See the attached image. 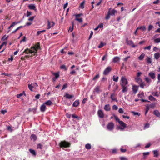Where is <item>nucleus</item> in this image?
<instances>
[{
    "label": "nucleus",
    "mask_w": 160,
    "mask_h": 160,
    "mask_svg": "<svg viewBox=\"0 0 160 160\" xmlns=\"http://www.w3.org/2000/svg\"><path fill=\"white\" fill-rule=\"evenodd\" d=\"M138 87L136 85H133L132 87V90L134 94L137 93L138 90Z\"/></svg>",
    "instance_id": "nucleus-11"
},
{
    "label": "nucleus",
    "mask_w": 160,
    "mask_h": 160,
    "mask_svg": "<svg viewBox=\"0 0 160 160\" xmlns=\"http://www.w3.org/2000/svg\"><path fill=\"white\" fill-rule=\"evenodd\" d=\"M122 90V92L123 93L126 92L128 90V86H121Z\"/></svg>",
    "instance_id": "nucleus-12"
},
{
    "label": "nucleus",
    "mask_w": 160,
    "mask_h": 160,
    "mask_svg": "<svg viewBox=\"0 0 160 160\" xmlns=\"http://www.w3.org/2000/svg\"><path fill=\"white\" fill-rule=\"evenodd\" d=\"M120 58L118 57H115L113 58V62H116L119 61Z\"/></svg>",
    "instance_id": "nucleus-25"
},
{
    "label": "nucleus",
    "mask_w": 160,
    "mask_h": 160,
    "mask_svg": "<svg viewBox=\"0 0 160 160\" xmlns=\"http://www.w3.org/2000/svg\"><path fill=\"white\" fill-rule=\"evenodd\" d=\"M154 57L155 59L158 60L160 57V54L158 52H156L154 54Z\"/></svg>",
    "instance_id": "nucleus-19"
},
{
    "label": "nucleus",
    "mask_w": 160,
    "mask_h": 160,
    "mask_svg": "<svg viewBox=\"0 0 160 160\" xmlns=\"http://www.w3.org/2000/svg\"><path fill=\"white\" fill-rule=\"evenodd\" d=\"M100 86L97 85L94 88L93 92H96L98 93L100 92H101L102 90L100 89Z\"/></svg>",
    "instance_id": "nucleus-8"
},
{
    "label": "nucleus",
    "mask_w": 160,
    "mask_h": 160,
    "mask_svg": "<svg viewBox=\"0 0 160 160\" xmlns=\"http://www.w3.org/2000/svg\"><path fill=\"white\" fill-rule=\"evenodd\" d=\"M68 86V84L67 83H66L65 84H64V85H63L62 86V90H63V89H65L66 88H67Z\"/></svg>",
    "instance_id": "nucleus-56"
},
{
    "label": "nucleus",
    "mask_w": 160,
    "mask_h": 160,
    "mask_svg": "<svg viewBox=\"0 0 160 160\" xmlns=\"http://www.w3.org/2000/svg\"><path fill=\"white\" fill-rule=\"evenodd\" d=\"M118 112L120 113H123L124 112V111L122 108H120L118 110Z\"/></svg>",
    "instance_id": "nucleus-54"
},
{
    "label": "nucleus",
    "mask_w": 160,
    "mask_h": 160,
    "mask_svg": "<svg viewBox=\"0 0 160 160\" xmlns=\"http://www.w3.org/2000/svg\"><path fill=\"white\" fill-rule=\"evenodd\" d=\"M29 9L32 10H33L35 11L37 10L36 7L34 4H30L28 6Z\"/></svg>",
    "instance_id": "nucleus-13"
},
{
    "label": "nucleus",
    "mask_w": 160,
    "mask_h": 160,
    "mask_svg": "<svg viewBox=\"0 0 160 160\" xmlns=\"http://www.w3.org/2000/svg\"><path fill=\"white\" fill-rule=\"evenodd\" d=\"M30 138L31 140H33L34 141H35L37 140V137L36 135L34 134H32L31 135Z\"/></svg>",
    "instance_id": "nucleus-16"
},
{
    "label": "nucleus",
    "mask_w": 160,
    "mask_h": 160,
    "mask_svg": "<svg viewBox=\"0 0 160 160\" xmlns=\"http://www.w3.org/2000/svg\"><path fill=\"white\" fill-rule=\"evenodd\" d=\"M31 49H29L27 48L24 50V52L27 54H31L32 55H35L37 51L40 49V44L38 43L33 47H32Z\"/></svg>",
    "instance_id": "nucleus-1"
},
{
    "label": "nucleus",
    "mask_w": 160,
    "mask_h": 160,
    "mask_svg": "<svg viewBox=\"0 0 160 160\" xmlns=\"http://www.w3.org/2000/svg\"><path fill=\"white\" fill-rule=\"evenodd\" d=\"M48 23V29H49L52 27H53L55 25V23L53 22H50L49 20L47 21Z\"/></svg>",
    "instance_id": "nucleus-7"
},
{
    "label": "nucleus",
    "mask_w": 160,
    "mask_h": 160,
    "mask_svg": "<svg viewBox=\"0 0 160 160\" xmlns=\"http://www.w3.org/2000/svg\"><path fill=\"white\" fill-rule=\"evenodd\" d=\"M145 79L147 82L150 83L151 82V80L148 77L145 78Z\"/></svg>",
    "instance_id": "nucleus-44"
},
{
    "label": "nucleus",
    "mask_w": 160,
    "mask_h": 160,
    "mask_svg": "<svg viewBox=\"0 0 160 160\" xmlns=\"http://www.w3.org/2000/svg\"><path fill=\"white\" fill-rule=\"evenodd\" d=\"M28 88L30 91H33L32 88H33V86H32L31 84H28Z\"/></svg>",
    "instance_id": "nucleus-49"
},
{
    "label": "nucleus",
    "mask_w": 160,
    "mask_h": 160,
    "mask_svg": "<svg viewBox=\"0 0 160 160\" xmlns=\"http://www.w3.org/2000/svg\"><path fill=\"white\" fill-rule=\"evenodd\" d=\"M98 116L101 118H103L104 116V114L103 111L101 110H99L98 112Z\"/></svg>",
    "instance_id": "nucleus-10"
},
{
    "label": "nucleus",
    "mask_w": 160,
    "mask_h": 160,
    "mask_svg": "<svg viewBox=\"0 0 160 160\" xmlns=\"http://www.w3.org/2000/svg\"><path fill=\"white\" fill-rule=\"evenodd\" d=\"M85 148L88 149H90L91 148V145L90 144L88 143L85 145Z\"/></svg>",
    "instance_id": "nucleus-35"
},
{
    "label": "nucleus",
    "mask_w": 160,
    "mask_h": 160,
    "mask_svg": "<svg viewBox=\"0 0 160 160\" xmlns=\"http://www.w3.org/2000/svg\"><path fill=\"white\" fill-rule=\"evenodd\" d=\"M93 31H91L90 32V33L89 36V38H88V39L89 40H90L91 38L92 37V36L93 35Z\"/></svg>",
    "instance_id": "nucleus-57"
},
{
    "label": "nucleus",
    "mask_w": 160,
    "mask_h": 160,
    "mask_svg": "<svg viewBox=\"0 0 160 160\" xmlns=\"http://www.w3.org/2000/svg\"><path fill=\"white\" fill-rule=\"evenodd\" d=\"M153 28V27L152 25H149L148 27V31H150L151 30H152Z\"/></svg>",
    "instance_id": "nucleus-46"
},
{
    "label": "nucleus",
    "mask_w": 160,
    "mask_h": 160,
    "mask_svg": "<svg viewBox=\"0 0 160 160\" xmlns=\"http://www.w3.org/2000/svg\"><path fill=\"white\" fill-rule=\"evenodd\" d=\"M79 100H76L73 102L72 104V106L74 107H77L79 105Z\"/></svg>",
    "instance_id": "nucleus-17"
},
{
    "label": "nucleus",
    "mask_w": 160,
    "mask_h": 160,
    "mask_svg": "<svg viewBox=\"0 0 160 160\" xmlns=\"http://www.w3.org/2000/svg\"><path fill=\"white\" fill-rule=\"evenodd\" d=\"M46 109V107L45 104L43 103L40 107V110L41 112H44Z\"/></svg>",
    "instance_id": "nucleus-18"
},
{
    "label": "nucleus",
    "mask_w": 160,
    "mask_h": 160,
    "mask_svg": "<svg viewBox=\"0 0 160 160\" xmlns=\"http://www.w3.org/2000/svg\"><path fill=\"white\" fill-rule=\"evenodd\" d=\"M112 68L110 66H108L106 68L103 72V74L104 75H107L111 71Z\"/></svg>",
    "instance_id": "nucleus-5"
},
{
    "label": "nucleus",
    "mask_w": 160,
    "mask_h": 160,
    "mask_svg": "<svg viewBox=\"0 0 160 160\" xmlns=\"http://www.w3.org/2000/svg\"><path fill=\"white\" fill-rule=\"evenodd\" d=\"M128 82L127 79L125 77L122 76L121 78L120 84L121 86H127Z\"/></svg>",
    "instance_id": "nucleus-2"
},
{
    "label": "nucleus",
    "mask_w": 160,
    "mask_h": 160,
    "mask_svg": "<svg viewBox=\"0 0 160 160\" xmlns=\"http://www.w3.org/2000/svg\"><path fill=\"white\" fill-rule=\"evenodd\" d=\"M154 42L158 43L160 42V38H157L154 40Z\"/></svg>",
    "instance_id": "nucleus-50"
},
{
    "label": "nucleus",
    "mask_w": 160,
    "mask_h": 160,
    "mask_svg": "<svg viewBox=\"0 0 160 160\" xmlns=\"http://www.w3.org/2000/svg\"><path fill=\"white\" fill-rule=\"evenodd\" d=\"M143 94H144L143 93H139L138 95V97L141 98L143 96Z\"/></svg>",
    "instance_id": "nucleus-64"
},
{
    "label": "nucleus",
    "mask_w": 160,
    "mask_h": 160,
    "mask_svg": "<svg viewBox=\"0 0 160 160\" xmlns=\"http://www.w3.org/2000/svg\"><path fill=\"white\" fill-rule=\"evenodd\" d=\"M72 26H70L69 27V29L68 30V32H71L73 29L74 22H72Z\"/></svg>",
    "instance_id": "nucleus-31"
},
{
    "label": "nucleus",
    "mask_w": 160,
    "mask_h": 160,
    "mask_svg": "<svg viewBox=\"0 0 160 160\" xmlns=\"http://www.w3.org/2000/svg\"><path fill=\"white\" fill-rule=\"evenodd\" d=\"M64 96L67 99H71L74 97V96L73 95H70L67 93H66Z\"/></svg>",
    "instance_id": "nucleus-20"
},
{
    "label": "nucleus",
    "mask_w": 160,
    "mask_h": 160,
    "mask_svg": "<svg viewBox=\"0 0 160 160\" xmlns=\"http://www.w3.org/2000/svg\"><path fill=\"white\" fill-rule=\"evenodd\" d=\"M84 3H85V1H83L82 2H81L80 5V8L82 9H83L84 8Z\"/></svg>",
    "instance_id": "nucleus-36"
},
{
    "label": "nucleus",
    "mask_w": 160,
    "mask_h": 160,
    "mask_svg": "<svg viewBox=\"0 0 160 160\" xmlns=\"http://www.w3.org/2000/svg\"><path fill=\"white\" fill-rule=\"evenodd\" d=\"M105 44L103 43L102 42H101L99 44V45L98 46V48H101L102 47L104 46L105 45Z\"/></svg>",
    "instance_id": "nucleus-41"
},
{
    "label": "nucleus",
    "mask_w": 160,
    "mask_h": 160,
    "mask_svg": "<svg viewBox=\"0 0 160 160\" xmlns=\"http://www.w3.org/2000/svg\"><path fill=\"white\" fill-rule=\"evenodd\" d=\"M139 84L140 85V86L142 88H144V87L145 86V84L142 81L141 82H140V83H139Z\"/></svg>",
    "instance_id": "nucleus-42"
},
{
    "label": "nucleus",
    "mask_w": 160,
    "mask_h": 160,
    "mask_svg": "<svg viewBox=\"0 0 160 160\" xmlns=\"http://www.w3.org/2000/svg\"><path fill=\"white\" fill-rule=\"evenodd\" d=\"M150 125L148 123H147L145 124L144 127V129H145L147 128H148L149 127Z\"/></svg>",
    "instance_id": "nucleus-55"
},
{
    "label": "nucleus",
    "mask_w": 160,
    "mask_h": 160,
    "mask_svg": "<svg viewBox=\"0 0 160 160\" xmlns=\"http://www.w3.org/2000/svg\"><path fill=\"white\" fill-rule=\"evenodd\" d=\"M146 60V62L148 64L151 63L152 62V59L150 57H148Z\"/></svg>",
    "instance_id": "nucleus-33"
},
{
    "label": "nucleus",
    "mask_w": 160,
    "mask_h": 160,
    "mask_svg": "<svg viewBox=\"0 0 160 160\" xmlns=\"http://www.w3.org/2000/svg\"><path fill=\"white\" fill-rule=\"evenodd\" d=\"M155 105V103H152L150 105V107L151 108H153Z\"/></svg>",
    "instance_id": "nucleus-53"
},
{
    "label": "nucleus",
    "mask_w": 160,
    "mask_h": 160,
    "mask_svg": "<svg viewBox=\"0 0 160 160\" xmlns=\"http://www.w3.org/2000/svg\"><path fill=\"white\" fill-rule=\"evenodd\" d=\"M144 56H145V54L144 53L142 54L138 57V59L140 60H143Z\"/></svg>",
    "instance_id": "nucleus-34"
},
{
    "label": "nucleus",
    "mask_w": 160,
    "mask_h": 160,
    "mask_svg": "<svg viewBox=\"0 0 160 160\" xmlns=\"http://www.w3.org/2000/svg\"><path fill=\"white\" fill-rule=\"evenodd\" d=\"M114 128V124L113 122H110L107 125V129L108 130L111 131L113 130Z\"/></svg>",
    "instance_id": "nucleus-4"
},
{
    "label": "nucleus",
    "mask_w": 160,
    "mask_h": 160,
    "mask_svg": "<svg viewBox=\"0 0 160 160\" xmlns=\"http://www.w3.org/2000/svg\"><path fill=\"white\" fill-rule=\"evenodd\" d=\"M35 16H33V17H30L28 19V20L29 21H32L33 20L34 18H35Z\"/></svg>",
    "instance_id": "nucleus-62"
},
{
    "label": "nucleus",
    "mask_w": 160,
    "mask_h": 160,
    "mask_svg": "<svg viewBox=\"0 0 160 160\" xmlns=\"http://www.w3.org/2000/svg\"><path fill=\"white\" fill-rule=\"evenodd\" d=\"M60 68L61 69H64L65 70H67V69L66 68V66L64 65H63L60 66Z\"/></svg>",
    "instance_id": "nucleus-48"
},
{
    "label": "nucleus",
    "mask_w": 160,
    "mask_h": 160,
    "mask_svg": "<svg viewBox=\"0 0 160 160\" xmlns=\"http://www.w3.org/2000/svg\"><path fill=\"white\" fill-rule=\"evenodd\" d=\"M126 43L129 46H131L132 47L135 48L137 46V45H135L133 41L132 40H128V39H127L126 40Z\"/></svg>",
    "instance_id": "nucleus-6"
},
{
    "label": "nucleus",
    "mask_w": 160,
    "mask_h": 160,
    "mask_svg": "<svg viewBox=\"0 0 160 160\" xmlns=\"http://www.w3.org/2000/svg\"><path fill=\"white\" fill-rule=\"evenodd\" d=\"M75 20L76 21H77L79 22H82V18H76L75 19Z\"/></svg>",
    "instance_id": "nucleus-52"
},
{
    "label": "nucleus",
    "mask_w": 160,
    "mask_h": 160,
    "mask_svg": "<svg viewBox=\"0 0 160 160\" xmlns=\"http://www.w3.org/2000/svg\"><path fill=\"white\" fill-rule=\"evenodd\" d=\"M113 117L115 119L117 122H118V123L121 121L118 118V117L116 116L115 115L113 114Z\"/></svg>",
    "instance_id": "nucleus-40"
},
{
    "label": "nucleus",
    "mask_w": 160,
    "mask_h": 160,
    "mask_svg": "<svg viewBox=\"0 0 160 160\" xmlns=\"http://www.w3.org/2000/svg\"><path fill=\"white\" fill-rule=\"evenodd\" d=\"M29 151H30V153L34 156H35L36 155V153L34 150H33L32 149H29Z\"/></svg>",
    "instance_id": "nucleus-27"
},
{
    "label": "nucleus",
    "mask_w": 160,
    "mask_h": 160,
    "mask_svg": "<svg viewBox=\"0 0 160 160\" xmlns=\"http://www.w3.org/2000/svg\"><path fill=\"white\" fill-rule=\"evenodd\" d=\"M153 114L157 117L160 118V112L158 110H155L153 112Z\"/></svg>",
    "instance_id": "nucleus-15"
},
{
    "label": "nucleus",
    "mask_w": 160,
    "mask_h": 160,
    "mask_svg": "<svg viewBox=\"0 0 160 160\" xmlns=\"http://www.w3.org/2000/svg\"><path fill=\"white\" fill-rule=\"evenodd\" d=\"M118 108L117 106L116 105H114L112 106V109L113 110H117Z\"/></svg>",
    "instance_id": "nucleus-60"
},
{
    "label": "nucleus",
    "mask_w": 160,
    "mask_h": 160,
    "mask_svg": "<svg viewBox=\"0 0 160 160\" xmlns=\"http://www.w3.org/2000/svg\"><path fill=\"white\" fill-rule=\"evenodd\" d=\"M114 96V93L111 94V99L112 100L115 101L116 102H118V100H117V98L115 97Z\"/></svg>",
    "instance_id": "nucleus-22"
},
{
    "label": "nucleus",
    "mask_w": 160,
    "mask_h": 160,
    "mask_svg": "<svg viewBox=\"0 0 160 160\" xmlns=\"http://www.w3.org/2000/svg\"><path fill=\"white\" fill-rule=\"evenodd\" d=\"M119 158L120 160H128V158L125 157H120Z\"/></svg>",
    "instance_id": "nucleus-47"
},
{
    "label": "nucleus",
    "mask_w": 160,
    "mask_h": 160,
    "mask_svg": "<svg viewBox=\"0 0 160 160\" xmlns=\"http://www.w3.org/2000/svg\"><path fill=\"white\" fill-rule=\"evenodd\" d=\"M109 13L111 16H114L115 13L117 12V11L114 9H112L111 8H109L108 9V12Z\"/></svg>",
    "instance_id": "nucleus-9"
},
{
    "label": "nucleus",
    "mask_w": 160,
    "mask_h": 160,
    "mask_svg": "<svg viewBox=\"0 0 160 160\" xmlns=\"http://www.w3.org/2000/svg\"><path fill=\"white\" fill-rule=\"evenodd\" d=\"M16 25V22H12V24L8 28V29H9V30L8 31V33L10 31V28L12 27H13Z\"/></svg>",
    "instance_id": "nucleus-28"
},
{
    "label": "nucleus",
    "mask_w": 160,
    "mask_h": 160,
    "mask_svg": "<svg viewBox=\"0 0 160 160\" xmlns=\"http://www.w3.org/2000/svg\"><path fill=\"white\" fill-rule=\"evenodd\" d=\"M27 14L26 16L27 17H28L29 16H30L31 15V12H30L28 11H27Z\"/></svg>",
    "instance_id": "nucleus-63"
},
{
    "label": "nucleus",
    "mask_w": 160,
    "mask_h": 160,
    "mask_svg": "<svg viewBox=\"0 0 160 160\" xmlns=\"http://www.w3.org/2000/svg\"><path fill=\"white\" fill-rule=\"evenodd\" d=\"M148 99L149 100L153 101H156V99L152 95H150L148 97Z\"/></svg>",
    "instance_id": "nucleus-26"
},
{
    "label": "nucleus",
    "mask_w": 160,
    "mask_h": 160,
    "mask_svg": "<svg viewBox=\"0 0 160 160\" xmlns=\"http://www.w3.org/2000/svg\"><path fill=\"white\" fill-rule=\"evenodd\" d=\"M100 75L99 74H97L92 79L93 80H95L97 79H98L99 78Z\"/></svg>",
    "instance_id": "nucleus-39"
},
{
    "label": "nucleus",
    "mask_w": 160,
    "mask_h": 160,
    "mask_svg": "<svg viewBox=\"0 0 160 160\" xmlns=\"http://www.w3.org/2000/svg\"><path fill=\"white\" fill-rule=\"evenodd\" d=\"M119 123L122 127L123 128H126L127 127V124L122 121H121L119 122Z\"/></svg>",
    "instance_id": "nucleus-23"
},
{
    "label": "nucleus",
    "mask_w": 160,
    "mask_h": 160,
    "mask_svg": "<svg viewBox=\"0 0 160 160\" xmlns=\"http://www.w3.org/2000/svg\"><path fill=\"white\" fill-rule=\"evenodd\" d=\"M149 154V152H144L143 153V154L144 157H145L147 155H148Z\"/></svg>",
    "instance_id": "nucleus-61"
},
{
    "label": "nucleus",
    "mask_w": 160,
    "mask_h": 160,
    "mask_svg": "<svg viewBox=\"0 0 160 160\" xmlns=\"http://www.w3.org/2000/svg\"><path fill=\"white\" fill-rule=\"evenodd\" d=\"M7 129L8 130L10 131L11 132H12L13 130L11 127L10 126H7Z\"/></svg>",
    "instance_id": "nucleus-58"
},
{
    "label": "nucleus",
    "mask_w": 160,
    "mask_h": 160,
    "mask_svg": "<svg viewBox=\"0 0 160 160\" xmlns=\"http://www.w3.org/2000/svg\"><path fill=\"white\" fill-rule=\"evenodd\" d=\"M59 145L61 148L69 147L70 145V144L69 142L65 141H61L59 143Z\"/></svg>",
    "instance_id": "nucleus-3"
},
{
    "label": "nucleus",
    "mask_w": 160,
    "mask_h": 160,
    "mask_svg": "<svg viewBox=\"0 0 160 160\" xmlns=\"http://www.w3.org/2000/svg\"><path fill=\"white\" fill-rule=\"evenodd\" d=\"M119 78V77L118 76H116L115 75H114L113 76L112 79L113 81L115 82H117L118 81V79Z\"/></svg>",
    "instance_id": "nucleus-32"
},
{
    "label": "nucleus",
    "mask_w": 160,
    "mask_h": 160,
    "mask_svg": "<svg viewBox=\"0 0 160 160\" xmlns=\"http://www.w3.org/2000/svg\"><path fill=\"white\" fill-rule=\"evenodd\" d=\"M22 28H23V26H20L18 27L15 30L13 31L12 32V33H14L15 32H16L18 30H19V29Z\"/></svg>",
    "instance_id": "nucleus-45"
},
{
    "label": "nucleus",
    "mask_w": 160,
    "mask_h": 160,
    "mask_svg": "<svg viewBox=\"0 0 160 160\" xmlns=\"http://www.w3.org/2000/svg\"><path fill=\"white\" fill-rule=\"evenodd\" d=\"M152 152L154 154V157H157L158 156V150H153Z\"/></svg>",
    "instance_id": "nucleus-24"
},
{
    "label": "nucleus",
    "mask_w": 160,
    "mask_h": 160,
    "mask_svg": "<svg viewBox=\"0 0 160 160\" xmlns=\"http://www.w3.org/2000/svg\"><path fill=\"white\" fill-rule=\"evenodd\" d=\"M148 76L152 79H154L155 78V74L152 72H150L148 73Z\"/></svg>",
    "instance_id": "nucleus-14"
},
{
    "label": "nucleus",
    "mask_w": 160,
    "mask_h": 160,
    "mask_svg": "<svg viewBox=\"0 0 160 160\" xmlns=\"http://www.w3.org/2000/svg\"><path fill=\"white\" fill-rule=\"evenodd\" d=\"M149 109V107L148 106V105H147L146 106V111H145V115H146L147 113L148 112Z\"/></svg>",
    "instance_id": "nucleus-38"
},
{
    "label": "nucleus",
    "mask_w": 160,
    "mask_h": 160,
    "mask_svg": "<svg viewBox=\"0 0 160 160\" xmlns=\"http://www.w3.org/2000/svg\"><path fill=\"white\" fill-rule=\"evenodd\" d=\"M42 146L40 143H39L37 145V148L42 149Z\"/></svg>",
    "instance_id": "nucleus-51"
},
{
    "label": "nucleus",
    "mask_w": 160,
    "mask_h": 160,
    "mask_svg": "<svg viewBox=\"0 0 160 160\" xmlns=\"http://www.w3.org/2000/svg\"><path fill=\"white\" fill-rule=\"evenodd\" d=\"M44 103L45 104H46L47 105L50 106L52 103L51 100H48L47 101L45 102Z\"/></svg>",
    "instance_id": "nucleus-30"
},
{
    "label": "nucleus",
    "mask_w": 160,
    "mask_h": 160,
    "mask_svg": "<svg viewBox=\"0 0 160 160\" xmlns=\"http://www.w3.org/2000/svg\"><path fill=\"white\" fill-rule=\"evenodd\" d=\"M152 94L154 96H156L158 97L159 96V95L158 94V92H152Z\"/></svg>",
    "instance_id": "nucleus-43"
},
{
    "label": "nucleus",
    "mask_w": 160,
    "mask_h": 160,
    "mask_svg": "<svg viewBox=\"0 0 160 160\" xmlns=\"http://www.w3.org/2000/svg\"><path fill=\"white\" fill-rule=\"evenodd\" d=\"M104 109L106 111H109L110 109L109 105L108 104L105 105L104 107Z\"/></svg>",
    "instance_id": "nucleus-21"
},
{
    "label": "nucleus",
    "mask_w": 160,
    "mask_h": 160,
    "mask_svg": "<svg viewBox=\"0 0 160 160\" xmlns=\"http://www.w3.org/2000/svg\"><path fill=\"white\" fill-rule=\"evenodd\" d=\"M110 15H111L108 12L107 15L105 17V19L107 20H108L110 18Z\"/></svg>",
    "instance_id": "nucleus-59"
},
{
    "label": "nucleus",
    "mask_w": 160,
    "mask_h": 160,
    "mask_svg": "<svg viewBox=\"0 0 160 160\" xmlns=\"http://www.w3.org/2000/svg\"><path fill=\"white\" fill-rule=\"evenodd\" d=\"M135 80L138 84L140 83L142 81V80L140 77H137L135 78Z\"/></svg>",
    "instance_id": "nucleus-29"
},
{
    "label": "nucleus",
    "mask_w": 160,
    "mask_h": 160,
    "mask_svg": "<svg viewBox=\"0 0 160 160\" xmlns=\"http://www.w3.org/2000/svg\"><path fill=\"white\" fill-rule=\"evenodd\" d=\"M137 29H140L143 31H144L146 30V28L145 27V26H141L140 27L138 28Z\"/></svg>",
    "instance_id": "nucleus-37"
}]
</instances>
